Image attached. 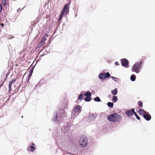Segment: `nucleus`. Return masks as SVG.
Segmentation results:
<instances>
[{"instance_id":"f257e3e1","label":"nucleus","mask_w":155,"mask_h":155,"mask_svg":"<svg viewBox=\"0 0 155 155\" xmlns=\"http://www.w3.org/2000/svg\"><path fill=\"white\" fill-rule=\"evenodd\" d=\"M107 119L111 122H119L121 119V116L117 113H113L108 115L107 117Z\"/></svg>"},{"instance_id":"f03ea898","label":"nucleus","mask_w":155,"mask_h":155,"mask_svg":"<svg viewBox=\"0 0 155 155\" xmlns=\"http://www.w3.org/2000/svg\"><path fill=\"white\" fill-rule=\"evenodd\" d=\"M78 142L80 146L83 147H86L88 144L87 139L86 136L82 135L80 137Z\"/></svg>"},{"instance_id":"7ed1b4c3","label":"nucleus","mask_w":155,"mask_h":155,"mask_svg":"<svg viewBox=\"0 0 155 155\" xmlns=\"http://www.w3.org/2000/svg\"><path fill=\"white\" fill-rule=\"evenodd\" d=\"M143 62L139 61L136 63L133 66L132 68V71L133 72H135L137 73L139 72L140 71L141 68L142 67L141 64L143 63Z\"/></svg>"},{"instance_id":"20e7f679","label":"nucleus","mask_w":155,"mask_h":155,"mask_svg":"<svg viewBox=\"0 0 155 155\" xmlns=\"http://www.w3.org/2000/svg\"><path fill=\"white\" fill-rule=\"evenodd\" d=\"M69 5L68 4H65L63 7V9H62L61 12L62 13L65 15L68 14L69 12Z\"/></svg>"},{"instance_id":"39448f33","label":"nucleus","mask_w":155,"mask_h":155,"mask_svg":"<svg viewBox=\"0 0 155 155\" xmlns=\"http://www.w3.org/2000/svg\"><path fill=\"white\" fill-rule=\"evenodd\" d=\"M84 95L86 97L84 99L85 101L89 102L91 100V94L90 92L87 91L84 94Z\"/></svg>"},{"instance_id":"423d86ee","label":"nucleus","mask_w":155,"mask_h":155,"mask_svg":"<svg viewBox=\"0 0 155 155\" xmlns=\"http://www.w3.org/2000/svg\"><path fill=\"white\" fill-rule=\"evenodd\" d=\"M110 76V74L108 72L100 74L99 75V78L101 79H104L107 78H108Z\"/></svg>"},{"instance_id":"0eeeda50","label":"nucleus","mask_w":155,"mask_h":155,"mask_svg":"<svg viewBox=\"0 0 155 155\" xmlns=\"http://www.w3.org/2000/svg\"><path fill=\"white\" fill-rule=\"evenodd\" d=\"M135 112L134 109L133 108L130 109L129 110H127L126 111V114L127 116L130 117L133 115V114H134Z\"/></svg>"},{"instance_id":"6e6552de","label":"nucleus","mask_w":155,"mask_h":155,"mask_svg":"<svg viewBox=\"0 0 155 155\" xmlns=\"http://www.w3.org/2000/svg\"><path fill=\"white\" fill-rule=\"evenodd\" d=\"M35 145L33 143H32L31 146H29L27 148V150L28 151H30L31 152H33L35 149Z\"/></svg>"},{"instance_id":"1a4fd4ad","label":"nucleus","mask_w":155,"mask_h":155,"mask_svg":"<svg viewBox=\"0 0 155 155\" xmlns=\"http://www.w3.org/2000/svg\"><path fill=\"white\" fill-rule=\"evenodd\" d=\"M16 78H14L12 80L10 81L9 83L8 87H9V91H11L12 90V85L16 81Z\"/></svg>"},{"instance_id":"9d476101","label":"nucleus","mask_w":155,"mask_h":155,"mask_svg":"<svg viewBox=\"0 0 155 155\" xmlns=\"http://www.w3.org/2000/svg\"><path fill=\"white\" fill-rule=\"evenodd\" d=\"M143 117L147 120L149 121L151 119V116L148 112L143 115Z\"/></svg>"},{"instance_id":"9b49d317","label":"nucleus","mask_w":155,"mask_h":155,"mask_svg":"<svg viewBox=\"0 0 155 155\" xmlns=\"http://www.w3.org/2000/svg\"><path fill=\"white\" fill-rule=\"evenodd\" d=\"M128 64V60L126 59H124L122 60L121 64L122 66H126Z\"/></svg>"},{"instance_id":"f8f14e48","label":"nucleus","mask_w":155,"mask_h":155,"mask_svg":"<svg viewBox=\"0 0 155 155\" xmlns=\"http://www.w3.org/2000/svg\"><path fill=\"white\" fill-rule=\"evenodd\" d=\"M147 112L144 109H140L138 111V113L140 115H144Z\"/></svg>"},{"instance_id":"ddd939ff","label":"nucleus","mask_w":155,"mask_h":155,"mask_svg":"<svg viewBox=\"0 0 155 155\" xmlns=\"http://www.w3.org/2000/svg\"><path fill=\"white\" fill-rule=\"evenodd\" d=\"M80 108L81 107L80 106H77L75 107L73 109V112H74V113H77L78 112H79Z\"/></svg>"},{"instance_id":"4468645a","label":"nucleus","mask_w":155,"mask_h":155,"mask_svg":"<svg viewBox=\"0 0 155 155\" xmlns=\"http://www.w3.org/2000/svg\"><path fill=\"white\" fill-rule=\"evenodd\" d=\"M45 43L44 42L41 41L39 43L38 45L37 46V48H38L41 47L44 45L45 44Z\"/></svg>"},{"instance_id":"2eb2a0df","label":"nucleus","mask_w":155,"mask_h":155,"mask_svg":"<svg viewBox=\"0 0 155 155\" xmlns=\"http://www.w3.org/2000/svg\"><path fill=\"white\" fill-rule=\"evenodd\" d=\"M111 92L112 94L114 95H116L117 93V88H115L114 89L112 90Z\"/></svg>"},{"instance_id":"dca6fc26","label":"nucleus","mask_w":155,"mask_h":155,"mask_svg":"<svg viewBox=\"0 0 155 155\" xmlns=\"http://www.w3.org/2000/svg\"><path fill=\"white\" fill-rule=\"evenodd\" d=\"M48 37V35L47 34H45V35L43 36V39L41 40V41L45 42V41L46 40V38Z\"/></svg>"},{"instance_id":"f3484780","label":"nucleus","mask_w":155,"mask_h":155,"mask_svg":"<svg viewBox=\"0 0 155 155\" xmlns=\"http://www.w3.org/2000/svg\"><path fill=\"white\" fill-rule=\"evenodd\" d=\"M84 94H83V92H82L79 95L78 97V99L79 100H81L83 99V95Z\"/></svg>"},{"instance_id":"a211bd4d","label":"nucleus","mask_w":155,"mask_h":155,"mask_svg":"<svg viewBox=\"0 0 155 155\" xmlns=\"http://www.w3.org/2000/svg\"><path fill=\"white\" fill-rule=\"evenodd\" d=\"M136 79V76L135 75L132 74L130 77V79L132 81H134Z\"/></svg>"},{"instance_id":"6ab92c4d","label":"nucleus","mask_w":155,"mask_h":155,"mask_svg":"<svg viewBox=\"0 0 155 155\" xmlns=\"http://www.w3.org/2000/svg\"><path fill=\"white\" fill-rule=\"evenodd\" d=\"M2 3L4 6H5L7 4V0H1Z\"/></svg>"},{"instance_id":"aec40b11","label":"nucleus","mask_w":155,"mask_h":155,"mask_svg":"<svg viewBox=\"0 0 155 155\" xmlns=\"http://www.w3.org/2000/svg\"><path fill=\"white\" fill-rule=\"evenodd\" d=\"M107 105L109 107H113L114 106V104L113 103L110 102H108L107 103Z\"/></svg>"},{"instance_id":"412c9836","label":"nucleus","mask_w":155,"mask_h":155,"mask_svg":"<svg viewBox=\"0 0 155 155\" xmlns=\"http://www.w3.org/2000/svg\"><path fill=\"white\" fill-rule=\"evenodd\" d=\"M94 100L95 101L97 102H100L101 101L100 98L98 97H97L94 98Z\"/></svg>"},{"instance_id":"4be33fe9","label":"nucleus","mask_w":155,"mask_h":155,"mask_svg":"<svg viewBox=\"0 0 155 155\" xmlns=\"http://www.w3.org/2000/svg\"><path fill=\"white\" fill-rule=\"evenodd\" d=\"M112 99L114 102H116L117 100V97L115 96H113L112 97Z\"/></svg>"},{"instance_id":"5701e85b","label":"nucleus","mask_w":155,"mask_h":155,"mask_svg":"<svg viewBox=\"0 0 155 155\" xmlns=\"http://www.w3.org/2000/svg\"><path fill=\"white\" fill-rule=\"evenodd\" d=\"M63 15H64V14L62 13H61H61L60 15L59 18H58V20L59 21H60V20H61L62 19V16Z\"/></svg>"},{"instance_id":"b1692460","label":"nucleus","mask_w":155,"mask_h":155,"mask_svg":"<svg viewBox=\"0 0 155 155\" xmlns=\"http://www.w3.org/2000/svg\"><path fill=\"white\" fill-rule=\"evenodd\" d=\"M138 104L139 106L140 107H143V103L141 101L138 102Z\"/></svg>"},{"instance_id":"393cba45","label":"nucleus","mask_w":155,"mask_h":155,"mask_svg":"<svg viewBox=\"0 0 155 155\" xmlns=\"http://www.w3.org/2000/svg\"><path fill=\"white\" fill-rule=\"evenodd\" d=\"M134 114L137 120H140V117L135 112H134Z\"/></svg>"},{"instance_id":"a878e982","label":"nucleus","mask_w":155,"mask_h":155,"mask_svg":"<svg viewBox=\"0 0 155 155\" xmlns=\"http://www.w3.org/2000/svg\"><path fill=\"white\" fill-rule=\"evenodd\" d=\"M33 71V68L31 69L29 71V74L28 75V77H31V75Z\"/></svg>"},{"instance_id":"bb28decb","label":"nucleus","mask_w":155,"mask_h":155,"mask_svg":"<svg viewBox=\"0 0 155 155\" xmlns=\"http://www.w3.org/2000/svg\"><path fill=\"white\" fill-rule=\"evenodd\" d=\"M111 78L113 80H114V81H117L118 79L117 78L115 77H112Z\"/></svg>"},{"instance_id":"cd10ccee","label":"nucleus","mask_w":155,"mask_h":155,"mask_svg":"<svg viewBox=\"0 0 155 155\" xmlns=\"http://www.w3.org/2000/svg\"><path fill=\"white\" fill-rule=\"evenodd\" d=\"M57 115L56 114L55 117L54 118V121H56L57 120Z\"/></svg>"},{"instance_id":"c85d7f7f","label":"nucleus","mask_w":155,"mask_h":155,"mask_svg":"<svg viewBox=\"0 0 155 155\" xmlns=\"http://www.w3.org/2000/svg\"><path fill=\"white\" fill-rule=\"evenodd\" d=\"M2 6L0 4V13L2 12Z\"/></svg>"},{"instance_id":"c756f323","label":"nucleus","mask_w":155,"mask_h":155,"mask_svg":"<svg viewBox=\"0 0 155 155\" xmlns=\"http://www.w3.org/2000/svg\"><path fill=\"white\" fill-rule=\"evenodd\" d=\"M115 64L116 65H119V63L117 62V61H116L115 63Z\"/></svg>"},{"instance_id":"7c9ffc66","label":"nucleus","mask_w":155,"mask_h":155,"mask_svg":"<svg viewBox=\"0 0 155 155\" xmlns=\"http://www.w3.org/2000/svg\"><path fill=\"white\" fill-rule=\"evenodd\" d=\"M1 25L2 27L3 28V27H4V24H3V23H2V24H1Z\"/></svg>"},{"instance_id":"2f4dec72","label":"nucleus","mask_w":155,"mask_h":155,"mask_svg":"<svg viewBox=\"0 0 155 155\" xmlns=\"http://www.w3.org/2000/svg\"><path fill=\"white\" fill-rule=\"evenodd\" d=\"M108 96H109V97H110L111 96V95H109Z\"/></svg>"},{"instance_id":"473e14b6","label":"nucleus","mask_w":155,"mask_h":155,"mask_svg":"<svg viewBox=\"0 0 155 155\" xmlns=\"http://www.w3.org/2000/svg\"><path fill=\"white\" fill-rule=\"evenodd\" d=\"M7 77H8V75H7L6 76V78Z\"/></svg>"},{"instance_id":"72a5a7b5","label":"nucleus","mask_w":155,"mask_h":155,"mask_svg":"<svg viewBox=\"0 0 155 155\" xmlns=\"http://www.w3.org/2000/svg\"><path fill=\"white\" fill-rule=\"evenodd\" d=\"M89 117H90V115H89Z\"/></svg>"}]
</instances>
